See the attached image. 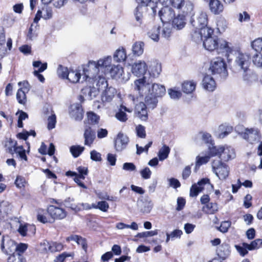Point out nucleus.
Returning <instances> with one entry per match:
<instances>
[{
	"label": "nucleus",
	"instance_id": "1",
	"mask_svg": "<svg viewBox=\"0 0 262 262\" xmlns=\"http://www.w3.org/2000/svg\"><path fill=\"white\" fill-rule=\"evenodd\" d=\"M191 35L193 40L196 42L202 41L204 48L209 51L216 50L219 54H222L226 57L232 51L228 42L219 40L217 36L214 34L213 29H204L201 32H197L195 30Z\"/></svg>",
	"mask_w": 262,
	"mask_h": 262
},
{
	"label": "nucleus",
	"instance_id": "2",
	"mask_svg": "<svg viewBox=\"0 0 262 262\" xmlns=\"http://www.w3.org/2000/svg\"><path fill=\"white\" fill-rule=\"evenodd\" d=\"M135 91L141 96L145 95V104L148 108L152 110L156 107L158 100L165 94L166 90L163 85L157 83L150 84L146 80L145 77L137 79L134 81Z\"/></svg>",
	"mask_w": 262,
	"mask_h": 262
},
{
	"label": "nucleus",
	"instance_id": "3",
	"mask_svg": "<svg viewBox=\"0 0 262 262\" xmlns=\"http://www.w3.org/2000/svg\"><path fill=\"white\" fill-rule=\"evenodd\" d=\"M112 58L108 56L103 59H100L97 62L90 61L86 67L83 70V78L86 80L88 78L93 79L99 72L100 68L107 67L111 62Z\"/></svg>",
	"mask_w": 262,
	"mask_h": 262
},
{
	"label": "nucleus",
	"instance_id": "4",
	"mask_svg": "<svg viewBox=\"0 0 262 262\" xmlns=\"http://www.w3.org/2000/svg\"><path fill=\"white\" fill-rule=\"evenodd\" d=\"M208 21V15L206 12L200 11L196 16H192L189 20L190 24L195 29L197 32H201L204 29H212L207 26Z\"/></svg>",
	"mask_w": 262,
	"mask_h": 262
},
{
	"label": "nucleus",
	"instance_id": "5",
	"mask_svg": "<svg viewBox=\"0 0 262 262\" xmlns=\"http://www.w3.org/2000/svg\"><path fill=\"white\" fill-rule=\"evenodd\" d=\"M209 70L212 74H219L223 78L228 76L227 65L222 57H219L213 59L210 64Z\"/></svg>",
	"mask_w": 262,
	"mask_h": 262
},
{
	"label": "nucleus",
	"instance_id": "6",
	"mask_svg": "<svg viewBox=\"0 0 262 262\" xmlns=\"http://www.w3.org/2000/svg\"><path fill=\"white\" fill-rule=\"evenodd\" d=\"M212 167L213 171L221 180L226 179L229 175L228 167L221 160H213L212 162Z\"/></svg>",
	"mask_w": 262,
	"mask_h": 262
},
{
	"label": "nucleus",
	"instance_id": "7",
	"mask_svg": "<svg viewBox=\"0 0 262 262\" xmlns=\"http://www.w3.org/2000/svg\"><path fill=\"white\" fill-rule=\"evenodd\" d=\"M9 146L7 148V151L13 155L16 154V157L21 160L27 161V157L26 154V150L23 146H17L16 141H13L11 139L9 140Z\"/></svg>",
	"mask_w": 262,
	"mask_h": 262
},
{
	"label": "nucleus",
	"instance_id": "8",
	"mask_svg": "<svg viewBox=\"0 0 262 262\" xmlns=\"http://www.w3.org/2000/svg\"><path fill=\"white\" fill-rule=\"evenodd\" d=\"M1 249L4 253L11 255L16 253V244L9 236H4L2 240Z\"/></svg>",
	"mask_w": 262,
	"mask_h": 262
},
{
	"label": "nucleus",
	"instance_id": "9",
	"mask_svg": "<svg viewBox=\"0 0 262 262\" xmlns=\"http://www.w3.org/2000/svg\"><path fill=\"white\" fill-rule=\"evenodd\" d=\"M235 62L244 72H247L251 64V57L246 53H239L236 57Z\"/></svg>",
	"mask_w": 262,
	"mask_h": 262
},
{
	"label": "nucleus",
	"instance_id": "10",
	"mask_svg": "<svg viewBox=\"0 0 262 262\" xmlns=\"http://www.w3.org/2000/svg\"><path fill=\"white\" fill-rule=\"evenodd\" d=\"M241 136L251 144L257 142L260 139L259 132L257 128H246L241 133Z\"/></svg>",
	"mask_w": 262,
	"mask_h": 262
},
{
	"label": "nucleus",
	"instance_id": "11",
	"mask_svg": "<svg viewBox=\"0 0 262 262\" xmlns=\"http://www.w3.org/2000/svg\"><path fill=\"white\" fill-rule=\"evenodd\" d=\"M179 13L185 18L188 17L189 20L195 13L194 4L190 1H186L179 11Z\"/></svg>",
	"mask_w": 262,
	"mask_h": 262
},
{
	"label": "nucleus",
	"instance_id": "12",
	"mask_svg": "<svg viewBox=\"0 0 262 262\" xmlns=\"http://www.w3.org/2000/svg\"><path fill=\"white\" fill-rule=\"evenodd\" d=\"M129 142L128 137L122 133H119L114 141V147L117 151L123 150L127 147Z\"/></svg>",
	"mask_w": 262,
	"mask_h": 262
},
{
	"label": "nucleus",
	"instance_id": "13",
	"mask_svg": "<svg viewBox=\"0 0 262 262\" xmlns=\"http://www.w3.org/2000/svg\"><path fill=\"white\" fill-rule=\"evenodd\" d=\"M48 212L52 217L53 222L55 219L61 220L67 216V212L63 209L53 205H51L48 207Z\"/></svg>",
	"mask_w": 262,
	"mask_h": 262
},
{
	"label": "nucleus",
	"instance_id": "14",
	"mask_svg": "<svg viewBox=\"0 0 262 262\" xmlns=\"http://www.w3.org/2000/svg\"><path fill=\"white\" fill-rule=\"evenodd\" d=\"M83 110L80 103H76L70 107V115L76 121H81L83 118Z\"/></svg>",
	"mask_w": 262,
	"mask_h": 262
},
{
	"label": "nucleus",
	"instance_id": "15",
	"mask_svg": "<svg viewBox=\"0 0 262 262\" xmlns=\"http://www.w3.org/2000/svg\"><path fill=\"white\" fill-rule=\"evenodd\" d=\"M147 70V66L144 61L139 60L134 63L132 68L133 74L137 76H143Z\"/></svg>",
	"mask_w": 262,
	"mask_h": 262
},
{
	"label": "nucleus",
	"instance_id": "16",
	"mask_svg": "<svg viewBox=\"0 0 262 262\" xmlns=\"http://www.w3.org/2000/svg\"><path fill=\"white\" fill-rule=\"evenodd\" d=\"M159 16L163 23L171 21L175 16L174 10L168 7L162 8L159 12Z\"/></svg>",
	"mask_w": 262,
	"mask_h": 262
},
{
	"label": "nucleus",
	"instance_id": "17",
	"mask_svg": "<svg viewBox=\"0 0 262 262\" xmlns=\"http://www.w3.org/2000/svg\"><path fill=\"white\" fill-rule=\"evenodd\" d=\"M147 107V106L142 102L136 104L135 108V114L136 117L142 121H146L148 119Z\"/></svg>",
	"mask_w": 262,
	"mask_h": 262
},
{
	"label": "nucleus",
	"instance_id": "18",
	"mask_svg": "<svg viewBox=\"0 0 262 262\" xmlns=\"http://www.w3.org/2000/svg\"><path fill=\"white\" fill-rule=\"evenodd\" d=\"M147 8L138 5L134 10V14L136 20L135 26L141 27L143 24L144 13L146 11Z\"/></svg>",
	"mask_w": 262,
	"mask_h": 262
},
{
	"label": "nucleus",
	"instance_id": "19",
	"mask_svg": "<svg viewBox=\"0 0 262 262\" xmlns=\"http://www.w3.org/2000/svg\"><path fill=\"white\" fill-rule=\"evenodd\" d=\"M235 156L234 150L233 148L230 146L223 147L220 159L221 161H228L230 159L234 158Z\"/></svg>",
	"mask_w": 262,
	"mask_h": 262
},
{
	"label": "nucleus",
	"instance_id": "20",
	"mask_svg": "<svg viewBox=\"0 0 262 262\" xmlns=\"http://www.w3.org/2000/svg\"><path fill=\"white\" fill-rule=\"evenodd\" d=\"M84 145L91 146L93 144L95 137V132L91 127L86 126L84 133Z\"/></svg>",
	"mask_w": 262,
	"mask_h": 262
},
{
	"label": "nucleus",
	"instance_id": "21",
	"mask_svg": "<svg viewBox=\"0 0 262 262\" xmlns=\"http://www.w3.org/2000/svg\"><path fill=\"white\" fill-rule=\"evenodd\" d=\"M18 223L19 225L17 231L21 236H27L28 232H30L32 234L35 233L36 228L34 225L26 223H20L19 221Z\"/></svg>",
	"mask_w": 262,
	"mask_h": 262
},
{
	"label": "nucleus",
	"instance_id": "22",
	"mask_svg": "<svg viewBox=\"0 0 262 262\" xmlns=\"http://www.w3.org/2000/svg\"><path fill=\"white\" fill-rule=\"evenodd\" d=\"M209 7L211 12L219 15L224 10L223 4L219 0H211L209 2Z\"/></svg>",
	"mask_w": 262,
	"mask_h": 262
},
{
	"label": "nucleus",
	"instance_id": "23",
	"mask_svg": "<svg viewBox=\"0 0 262 262\" xmlns=\"http://www.w3.org/2000/svg\"><path fill=\"white\" fill-rule=\"evenodd\" d=\"M202 85L203 88L207 91L212 92L216 88V83L214 79L209 75L204 76Z\"/></svg>",
	"mask_w": 262,
	"mask_h": 262
},
{
	"label": "nucleus",
	"instance_id": "24",
	"mask_svg": "<svg viewBox=\"0 0 262 262\" xmlns=\"http://www.w3.org/2000/svg\"><path fill=\"white\" fill-rule=\"evenodd\" d=\"M116 90L115 88L110 86L107 87L103 92L101 95V100L103 102H110L114 98Z\"/></svg>",
	"mask_w": 262,
	"mask_h": 262
},
{
	"label": "nucleus",
	"instance_id": "25",
	"mask_svg": "<svg viewBox=\"0 0 262 262\" xmlns=\"http://www.w3.org/2000/svg\"><path fill=\"white\" fill-rule=\"evenodd\" d=\"M186 18H185L180 13H179L176 17H174L172 20V27L177 29L181 30L186 25Z\"/></svg>",
	"mask_w": 262,
	"mask_h": 262
},
{
	"label": "nucleus",
	"instance_id": "26",
	"mask_svg": "<svg viewBox=\"0 0 262 262\" xmlns=\"http://www.w3.org/2000/svg\"><path fill=\"white\" fill-rule=\"evenodd\" d=\"M230 246L227 243H223L217 250V253L219 256V258L221 259H225L230 254Z\"/></svg>",
	"mask_w": 262,
	"mask_h": 262
},
{
	"label": "nucleus",
	"instance_id": "27",
	"mask_svg": "<svg viewBox=\"0 0 262 262\" xmlns=\"http://www.w3.org/2000/svg\"><path fill=\"white\" fill-rule=\"evenodd\" d=\"M81 93L88 99H92L98 95V90L94 86H88L81 90Z\"/></svg>",
	"mask_w": 262,
	"mask_h": 262
},
{
	"label": "nucleus",
	"instance_id": "28",
	"mask_svg": "<svg viewBox=\"0 0 262 262\" xmlns=\"http://www.w3.org/2000/svg\"><path fill=\"white\" fill-rule=\"evenodd\" d=\"M148 71L151 76L153 77H158L162 71L161 63L158 62L157 61L151 62Z\"/></svg>",
	"mask_w": 262,
	"mask_h": 262
},
{
	"label": "nucleus",
	"instance_id": "29",
	"mask_svg": "<svg viewBox=\"0 0 262 262\" xmlns=\"http://www.w3.org/2000/svg\"><path fill=\"white\" fill-rule=\"evenodd\" d=\"M49 215H50L48 212V210L38 209L37 219L39 222L43 224L47 223H52L53 222V219L51 216L49 217Z\"/></svg>",
	"mask_w": 262,
	"mask_h": 262
},
{
	"label": "nucleus",
	"instance_id": "30",
	"mask_svg": "<svg viewBox=\"0 0 262 262\" xmlns=\"http://www.w3.org/2000/svg\"><path fill=\"white\" fill-rule=\"evenodd\" d=\"M138 205L140 211L144 214L149 213L153 206L151 202L147 200L139 201Z\"/></svg>",
	"mask_w": 262,
	"mask_h": 262
},
{
	"label": "nucleus",
	"instance_id": "31",
	"mask_svg": "<svg viewBox=\"0 0 262 262\" xmlns=\"http://www.w3.org/2000/svg\"><path fill=\"white\" fill-rule=\"evenodd\" d=\"M207 181H198L196 184L193 185L190 190V196H196L198 193L204 189V186L207 184Z\"/></svg>",
	"mask_w": 262,
	"mask_h": 262
},
{
	"label": "nucleus",
	"instance_id": "32",
	"mask_svg": "<svg viewBox=\"0 0 262 262\" xmlns=\"http://www.w3.org/2000/svg\"><path fill=\"white\" fill-rule=\"evenodd\" d=\"M67 241H73L75 242L78 245L81 246L83 250L86 252L88 248V245L86 239L81 236L76 235H71L67 238Z\"/></svg>",
	"mask_w": 262,
	"mask_h": 262
},
{
	"label": "nucleus",
	"instance_id": "33",
	"mask_svg": "<svg viewBox=\"0 0 262 262\" xmlns=\"http://www.w3.org/2000/svg\"><path fill=\"white\" fill-rule=\"evenodd\" d=\"M144 42L142 41L136 42L132 47V52L134 55L139 56L142 55L144 51Z\"/></svg>",
	"mask_w": 262,
	"mask_h": 262
},
{
	"label": "nucleus",
	"instance_id": "34",
	"mask_svg": "<svg viewBox=\"0 0 262 262\" xmlns=\"http://www.w3.org/2000/svg\"><path fill=\"white\" fill-rule=\"evenodd\" d=\"M126 58V54L125 49L123 48L118 49L115 52L114 55V60L116 62H121L124 61Z\"/></svg>",
	"mask_w": 262,
	"mask_h": 262
},
{
	"label": "nucleus",
	"instance_id": "35",
	"mask_svg": "<svg viewBox=\"0 0 262 262\" xmlns=\"http://www.w3.org/2000/svg\"><path fill=\"white\" fill-rule=\"evenodd\" d=\"M210 156H206L204 157L197 156L196 157L195 166L194 168V171L196 172L199 169L200 167L208 163L210 160Z\"/></svg>",
	"mask_w": 262,
	"mask_h": 262
},
{
	"label": "nucleus",
	"instance_id": "36",
	"mask_svg": "<svg viewBox=\"0 0 262 262\" xmlns=\"http://www.w3.org/2000/svg\"><path fill=\"white\" fill-rule=\"evenodd\" d=\"M170 151V148L168 146L164 145L160 149L158 154L159 160L163 161L165 159H167V157H168Z\"/></svg>",
	"mask_w": 262,
	"mask_h": 262
},
{
	"label": "nucleus",
	"instance_id": "37",
	"mask_svg": "<svg viewBox=\"0 0 262 262\" xmlns=\"http://www.w3.org/2000/svg\"><path fill=\"white\" fill-rule=\"evenodd\" d=\"M246 72V73L243 76V79L247 84H251L253 82L257 81L258 78L255 73L252 72H248V71Z\"/></svg>",
	"mask_w": 262,
	"mask_h": 262
},
{
	"label": "nucleus",
	"instance_id": "38",
	"mask_svg": "<svg viewBox=\"0 0 262 262\" xmlns=\"http://www.w3.org/2000/svg\"><path fill=\"white\" fill-rule=\"evenodd\" d=\"M196 83L193 81H185L182 84V90L187 94L191 93L195 89Z\"/></svg>",
	"mask_w": 262,
	"mask_h": 262
},
{
	"label": "nucleus",
	"instance_id": "39",
	"mask_svg": "<svg viewBox=\"0 0 262 262\" xmlns=\"http://www.w3.org/2000/svg\"><path fill=\"white\" fill-rule=\"evenodd\" d=\"M73 202L74 199L73 198H68L64 201L63 203L66 207L70 208L75 211H78L81 210V207L79 205L73 203Z\"/></svg>",
	"mask_w": 262,
	"mask_h": 262
},
{
	"label": "nucleus",
	"instance_id": "40",
	"mask_svg": "<svg viewBox=\"0 0 262 262\" xmlns=\"http://www.w3.org/2000/svg\"><path fill=\"white\" fill-rule=\"evenodd\" d=\"M221 133L219 134V138L223 139L232 132L233 128L231 126L221 125L219 126Z\"/></svg>",
	"mask_w": 262,
	"mask_h": 262
},
{
	"label": "nucleus",
	"instance_id": "41",
	"mask_svg": "<svg viewBox=\"0 0 262 262\" xmlns=\"http://www.w3.org/2000/svg\"><path fill=\"white\" fill-rule=\"evenodd\" d=\"M47 68V63L46 62L43 63L38 70H35L33 72V74L35 76L37 77L38 79L41 82H44L45 79L43 76L40 74L46 70Z\"/></svg>",
	"mask_w": 262,
	"mask_h": 262
},
{
	"label": "nucleus",
	"instance_id": "42",
	"mask_svg": "<svg viewBox=\"0 0 262 262\" xmlns=\"http://www.w3.org/2000/svg\"><path fill=\"white\" fill-rule=\"evenodd\" d=\"M81 74L78 71H70L68 77L67 78L72 83H77L79 81Z\"/></svg>",
	"mask_w": 262,
	"mask_h": 262
},
{
	"label": "nucleus",
	"instance_id": "43",
	"mask_svg": "<svg viewBox=\"0 0 262 262\" xmlns=\"http://www.w3.org/2000/svg\"><path fill=\"white\" fill-rule=\"evenodd\" d=\"M110 73L114 78H120L123 73V69L120 66H114L111 69Z\"/></svg>",
	"mask_w": 262,
	"mask_h": 262
},
{
	"label": "nucleus",
	"instance_id": "44",
	"mask_svg": "<svg viewBox=\"0 0 262 262\" xmlns=\"http://www.w3.org/2000/svg\"><path fill=\"white\" fill-rule=\"evenodd\" d=\"M204 211L208 214H213L218 210L217 205L216 203H209L203 207Z\"/></svg>",
	"mask_w": 262,
	"mask_h": 262
},
{
	"label": "nucleus",
	"instance_id": "45",
	"mask_svg": "<svg viewBox=\"0 0 262 262\" xmlns=\"http://www.w3.org/2000/svg\"><path fill=\"white\" fill-rule=\"evenodd\" d=\"M160 27H155L150 31L148 34L149 37L153 40L157 41L159 39Z\"/></svg>",
	"mask_w": 262,
	"mask_h": 262
},
{
	"label": "nucleus",
	"instance_id": "46",
	"mask_svg": "<svg viewBox=\"0 0 262 262\" xmlns=\"http://www.w3.org/2000/svg\"><path fill=\"white\" fill-rule=\"evenodd\" d=\"M97 88H96L98 90V93L100 90H103V89H105L108 86L107 81L106 79L103 77L99 76L98 77V79L96 83Z\"/></svg>",
	"mask_w": 262,
	"mask_h": 262
},
{
	"label": "nucleus",
	"instance_id": "47",
	"mask_svg": "<svg viewBox=\"0 0 262 262\" xmlns=\"http://www.w3.org/2000/svg\"><path fill=\"white\" fill-rule=\"evenodd\" d=\"M84 147L80 145H73L70 147V152L74 158H77L83 151Z\"/></svg>",
	"mask_w": 262,
	"mask_h": 262
},
{
	"label": "nucleus",
	"instance_id": "48",
	"mask_svg": "<svg viewBox=\"0 0 262 262\" xmlns=\"http://www.w3.org/2000/svg\"><path fill=\"white\" fill-rule=\"evenodd\" d=\"M25 91L23 90V88H20L18 90L16 93V99L18 102L21 104H25L26 102V95Z\"/></svg>",
	"mask_w": 262,
	"mask_h": 262
},
{
	"label": "nucleus",
	"instance_id": "49",
	"mask_svg": "<svg viewBox=\"0 0 262 262\" xmlns=\"http://www.w3.org/2000/svg\"><path fill=\"white\" fill-rule=\"evenodd\" d=\"M69 71L67 67L62 65H59L57 70V74L59 77L62 79H67L68 77Z\"/></svg>",
	"mask_w": 262,
	"mask_h": 262
},
{
	"label": "nucleus",
	"instance_id": "50",
	"mask_svg": "<svg viewBox=\"0 0 262 262\" xmlns=\"http://www.w3.org/2000/svg\"><path fill=\"white\" fill-rule=\"evenodd\" d=\"M262 245V239H256L252 241L250 244H244L249 250H253L259 248Z\"/></svg>",
	"mask_w": 262,
	"mask_h": 262
},
{
	"label": "nucleus",
	"instance_id": "51",
	"mask_svg": "<svg viewBox=\"0 0 262 262\" xmlns=\"http://www.w3.org/2000/svg\"><path fill=\"white\" fill-rule=\"evenodd\" d=\"M7 262H25V260L21 254L16 253L8 257Z\"/></svg>",
	"mask_w": 262,
	"mask_h": 262
},
{
	"label": "nucleus",
	"instance_id": "52",
	"mask_svg": "<svg viewBox=\"0 0 262 262\" xmlns=\"http://www.w3.org/2000/svg\"><path fill=\"white\" fill-rule=\"evenodd\" d=\"M251 47L257 53L260 52L262 50V38H258L253 41Z\"/></svg>",
	"mask_w": 262,
	"mask_h": 262
},
{
	"label": "nucleus",
	"instance_id": "53",
	"mask_svg": "<svg viewBox=\"0 0 262 262\" xmlns=\"http://www.w3.org/2000/svg\"><path fill=\"white\" fill-rule=\"evenodd\" d=\"M93 207L94 209H98L103 212H106L109 208V205L105 201H100L97 204H93Z\"/></svg>",
	"mask_w": 262,
	"mask_h": 262
},
{
	"label": "nucleus",
	"instance_id": "54",
	"mask_svg": "<svg viewBox=\"0 0 262 262\" xmlns=\"http://www.w3.org/2000/svg\"><path fill=\"white\" fill-rule=\"evenodd\" d=\"M223 146H216L212 145V147H209V154L210 157H214L217 156L220 157L221 150Z\"/></svg>",
	"mask_w": 262,
	"mask_h": 262
},
{
	"label": "nucleus",
	"instance_id": "55",
	"mask_svg": "<svg viewBox=\"0 0 262 262\" xmlns=\"http://www.w3.org/2000/svg\"><path fill=\"white\" fill-rule=\"evenodd\" d=\"M49 252H50L60 251L63 249V245L61 243L56 242H49Z\"/></svg>",
	"mask_w": 262,
	"mask_h": 262
},
{
	"label": "nucleus",
	"instance_id": "56",
	"mask_svg": "<svg viewBox=\"0 0 262 262\" xmlns=\"http://www.w3.org/2000/svg\"><path fill=\"white\" fill-rule=\"evenodd\" d=\"M95 193L97 197L101 200H106L108 201H115L117 199L115 197L110 196L106 192L96 191Z\"/></svg>",
	"mask_w": 262,
	"mask_h": 262
},
{
	"label": "nucleus",
	"instance_id": "57",
	"mask_svg": "<svg viewBox=\"0 0 262 262\" xmlns=\"http://www.w3.org/2000/svg\"><path fill=\"white\" fill-rule=\"evenodd\" d=\"M239 182H241V181H237L236 184H232V192L233 193H235L237 191L241 185H243L245 187H251L252 186L251 181H244L242 184Z\"/></svg>",
	"mask_w": 262,
	"mask_h": 262
},
{
	"label": "nucleus",
	"instance_id": "58",
	"mask_svg": "<svg viewBox=\"0 0 262 262\" xmlns=\"http://www.w3.org/2000/svg\"><path fill=\"white\" fill-rule=\"evenodd\" d=\"M77 169L78 172L77 175V180H78V179H84L85 176L88 173V168L84 166H79Z\"/></svg>",
	"mask_w": 262,
	"mask_h": 262
},
{
	"label": "nucleus",
	"instance_id": "59",
	"mask_svg": "<svg viewBox=\"0 0 262 262\" xmlns=\"http://www.w3.org/2000/svg\"><path fill=\"white\" fill-rule=\"evenodd\" d=\"M88 119L92 124H96L99 122L100 117L94 112H89L87 114Z\"/></svg>",
	"mask_w": 262,
	"mask_h": 262
},
{
	"label": "nucleus",
	"instance_id": "60",
	"mask_svg": "<svg viewBox=\"0 0 262 262\" xmlns=\"http://www.w3.org/2000/svg\"><path fill=\"white\" fill-rule=\"evenodd\" d=\"M251 16L246 11H243L238 14V20L240 23L248 22L250 20Z\"/></svg>",
	"mask_w": 262,
	"mask_h": 262
},
{
	"label": "nucleus",
	"instance_id": "61",
	"mask_svg": "<svg viewBox=\"0 0 262 262\" xmlns=\"http://www.w3.org/2000/svg\"><path fill=\"white\" fill-rule=\"evenodd\" d=\"M253 62L256 67L262 68V54L260 52L253 56Z\"/></svg>",
	"mask_w": 262,
	"mask_h": 262
},
{
	"label": "nucleus",
	"instance_id": "62",
	"mask_svg": "<svg viewBox=\"0 0 262 262\" xmlns=\"http://www.w3.org/2000/svg\"><path fill=\"white\" fill-rule=\"evenodd\" d=\"M56 123V117L55 114L49 116L48 119V128L49 130L52 129L55 127Z\"/></svg>",
	"mask_w": 262,
	"mask_h": 262
},
{
	"label": "nucleus",
	"instance_id": "63",
	"mask_svg": "<svg viewBox=\"0 0 262 262\" xmlns=\"http://www.w3.org/2000/svg\"><path fill=\"white\" fill-rule=\"evenodd\" d=\"M244 244H248L246 243H242V245H235V248L241 255L244 256L248 253V250L247 247L244 245Z\"/></svg>",
	"mask_w": 262,
	"mask_h": 262
},
{
	"label": "nucleus",
	"instance_id": "64",
	"mask_svg": "<svg viewBox=\"0 0 262 262\" xmlns=\"http://www.w3.org/2000/svg\"><path fill=\"white\" fill-rule=\"evenodd\" d=\"M115 117L119 121L122 122H125L127 120V115L121 109H119V111L116 114Z\"/></svg>",
	"mask_w": 262,
	"mask_h": 262
}]
</instances>
